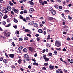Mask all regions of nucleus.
I'll return each mask as SVG.
<instances>
[{
    "label": "nucleus",
    "instance_id": "nucleus-45",
    "mask_svg": "<svg viewBox=\"0 0 73 73\" xmlns=\"http://www.w3.org/2000/svg\"><path fill=\"white\" fill-rule=\"evenodd\" d=\"M14 12L15 13H17L18 11L17 10H16V9H14Z\"/></svg>",
    "mask_w": 73,
    "mask_h": 73
},
{
    "label": "nucleus",
    "instance_id": "nucleus-52",
    "mask_svg": "<svg viewBox=\"0 0 73 73\" xmlns=\"http://www.w3.org/2000/svg\"><path fill=\"white\" fill-rule=\"evenodd\" d=\"M64 72H65V73H66V72H68V70H65V69H64L63 70Z\"/></svg>",
    "mask_w": 73,
    "mask_h": 73
},
{
    "label": "nucleus",
    "instance_id": "nucleus-33",
    "mask_svg": "<svg viewBox=\"0 0 73 73\" xmlns=\"http://www.w3.org/2000/svg\"><path fill=\"white\" fill-rule=\"evenodd\" d=\"M49 19L51 21V20H53V18L51 17H50L49 18Z\"/></svg>",
    "mask_w": 73,
    "mask_h": 73
},
{
    "label": "nucleus",
    "instance_id": "nucleus-30",
    "mask_svg": "<svg viewBox=\"0 0 73 73\" xmlns=\"http://www.w3.org/2000/svg\"><path fill=\"white\" fill-rule=\"evenodd\" d=\"M50 36L49 35H48V37L47 38V40H49L50 39Z\"/></svg>",
    "mask_w": 73,
    "mask_h": 73
},
{
    "label": "nucleus",
    "instance_id": "nucleus-58",
    "mask_svg": "<svg viewBox=\"0 0 73 73\" xmlns=\"http://www.w3.org/2000/svg\"><path fill=\"white\" fill-rule=\"evenodd\" d=\"M12 45H13V46H15V44L14 42H12Z\"/></svg>",
    "mask_w": 73,
    "mask_h": 73
},
{
    "label": "nucleus",
    "instance_id": "nucleus-4",
    "mask_svg": "<svg viewBox=\"0 0 73 73\" xmlns=\"http://www.w3.org/2000/svg\"><path fill=\"white\" fill-rule=\"evenodd\" d=\"M34 11V9L33 8L30 9L29 11L30 13H32Z\"/></svg>",
    "mask_w": 73,
    "mask_h": 73
},
{
    "label": "nucleus",
    "instance_id": "nucleus-61",
    "mask_svg": "<svg viewBox=\"0 0 73 73\" xmlns=\"http://www.w3.org/2000/svg\"><path fill=\"white\" fill-rule=\"evenodd\" d=\"M59 8L60 9H62V6H60L59 7Z\"/></svg>",
    "mask_w": 73,
    "mask_h": 73
},
{
    "label": "nucleus",
    "instance_id": "nucleus-35",
    "mask_svg": "<svg viewBox=\"0 0 73 73\" xmlns=\"http://www.w3.org/2000/svg\"><path fill=\"white\" fill-rule=\"evenodd\" d=\"M52 55V53L51 52L49 53L48 54V56H51Z\"/></svg>",
    "mask_w": 73,
    "mask_h": 73
},
{
    "label": "nucleus",
    "instance_id": "nucleus-29",
    "mask_svg": "<svg viewBox=\"0 0 73 73\" xmlns=\"http://www.w3.org/2000/svg\"><path fill=\"white\" fill-rule=\"evenodd\" d=\"M33 65H36L38 66V63L36 62H34L33 63Z\"/></svg>",
    "mask_w": 73,
    "mask_h": 73
},
{
    "label": "nucleus",
    "instance_id": "nucleus-8",
    "mask_svg": "<svg viewBox=\"0 0 73 73\" xmlns=\"http://www.w3.org/2000/svg\"><path fill=\"white\" fill-rule=\"evenodd\" d=\"M28 24L29 25H32L34 24V22H29L28 23Z\"/></svg>",
    "mask_w": 73,
    "mask_h": 73
},
{
    "label": "nucleus",
    "instance_id": "nucleus-44",
    "mask_svg": "<svg viewBox=\"0 0 73 73\" xmlns=\"http://www.w3.org/2000/svg\"><path fill=\"white\" fill-rule=\"evenodd\" d=\"M10 3V5H13V3H12L11 2V1H10L9 2Z\"/></svg>",
    "mask_w": 73,
    "mask_h": 73
},
{
    "label": "nucleus",
    "instance_id": "nucleus-54",
    "mask_svg": "<svg viewBox=\"0 0 73 73\" xmlns=\"http://www.w3.org/2000/svg\"><path fill=\"white\" fill-rule=\"evenodd\" d=\"M32 60L33 61H34V62H36V60L33 58H32Z\"/></svg>",
    "mask_w": 73,
    "mask_h": 73
},
{
    "label": "nucleus",
    "instance_id": "nucleus-11",
    "mask_svg": "<svg viewBox=\"0 0 73 73\" xmlns=\"http://www.w3.org/2000/svg\"><path fill=\"white\" fill-rule=\"evenodd\" d=\"M8 18V15H5L3 17V19H6Z\"/></svg>",
    "mask_w": 73,
    "mask_h": 73
},
{
    "label": "nucleus",
    "instance_id": "nucleus-38",
    "mask_svg": "<svg viewBox=\"0 0 73 73\" xmlns=\"http://www.w3.org/2000/svg\"><path fill=\"white\" fill-rule=\"evenodd\" d=\"M19 41H23V38H20L19 39Z\"/></svg>",
    "mask_w": 73,
    "mask_h": 73
},
{
    "label": "nucleus",
    "instance_id": "nucleus-22",
    "mask_svg": "<svg viewBox=\"0 0 73 73\" xmlns=\"http://www.w3.org/2000/svg\"><path fill=\"white\" fill-rule=\"evenodd\" d=\"M11 25V23H9L8 25H7L6 26H5V27L7 28V27H9Z\"/></svg>",
    "mask_w": 73,
    "mask_h": 73
},
{
    "label": "nucleus",
    "instance_id": "nucleus-5",
    "mask_svg": "<svg viewBox=\"0 0 73 73\" xmlns=\"http://www.w3.org/2000/svg\"><path fill=\"white\" fill-rule=\"evenodd\" d=\"M7 11H11V7L10 6H8L7 7Z\"/></svg>",
    "mask_w": 73,
    "mask_h": 73
},
{
    "label": "nucleus",
    "instance_id": "nucleus-64",
    "mask_svg": "<svg viewBox=\"0 0 73 73\" xmlns=\"http://www.w3.org/2000/svg\"><path fill=\"white\" fill-rule=\"evenodd\" d=\"M3 0H0V3H3Z\"/></svg>",
    "mask_w": 73,
    "mask_h": 73
},
{
    "label": "nucleus",
    "instance_id": "nucleus-13",
    "mask_svg": "<svg viewBox=\"0 0 73 73\" xmlns=\"http://www.w3.org/2000/svg\"><path fill=\"white\" fill-rule=\"evenodd\" d=\"M45 60V61H48L49 60V58H43Z\"/></svg>",
    "mask_w": 73,
    "mask_h": 73
},
{
    "label": "nucleus",
    "instance_id": "nucleus-17",
    "mask_svg": "<svg viewBox=\"0 0 73 73\" xmlns=\"http://www.w3.org/2000/svg\"><path fill=\"white\" fill-rule=\"evenodd\" d=\"M8 33V30H5L4 31V32L3 33L5 36V35H6L7 33Z\"/></svg>",
    "mask_w": 73,
    "mask_h": 73
},
{
    "label": "nucleus",
    "instance_id": "nucleus-12",
    "mask_svg": "<svg viewBox=\"0 0 73 73\" xmlns=\"http://www.w3.org/2000/svg\"><path fill=\"white\" fill-rule=\"evenodd\" d=\"M3 62L5 64H7V62H8V61L7 60V59H4L3 60Z\"/></svg>",
    "mask_w": 73,
    "mask_h": 73
},
{
    "label": "nucleus",
    "instance_id": "nucleus-2",
    "mask_svg": "<svg viewBox=\"0 0 73 73\" xmlns=\"http://www.w3.org/2000/svg\"><path fill=\"white\" fill-rule=\"evenodd\" d=\"M3 12H5L4 13H7L8 12V10H7V7H5L3 8L2 9Z\"/></svg>",
    "mask_w": 73,
    "mask_h": 73
},
{
    "label": "nucleus",
    "instance_id": "nucleus-53",
    "mask_svg": "<svg viewBox=\"0 0 73 73\" xmlns=\"http://www.w3.org/2000/svg\"><path fill=\"white\" fill-rule=\"evenodd\" d=\"M24 13H27V11L25 10L24 11Z\"/></svg>",
    "mask_w": 73,
    "mask_h": 73
},
{
    "label": "nucleus",
    "instance_id": "nucleus-10",
    "mask_svg": "<svg viewBox=\"0 0 73 73\" xmlns=\"http://www.w3.org/2000/svg\"><path fill=\"white\" fill-rule=\"evenodd\" d=\"M49 68L50 69V70H52V69H53L54 68V66H52V65H50L49 66Z\"/></svg>",
    "mask_w": 73,
    "mask_h": 73
},
{
    "label": "nucleus",
    "instance_id": "nucleus-14",
    "mask_svg": "<svg viewBox=\"0 0 73 73\" xmlns=\"http://www.w3.org/2000/svg\"><path fill=\"white\" fill-rule=\"evenodd\" d=\"M51 13H52V15H55L56 14V11L54 10H52L51 11Z\"/></svg>",
    "mask_w": 73,
    "mask_h": 73
},
{
    "label": "nucleus",
    "instance_id": "nucleus-7",
    "mask_svg": "<svg viewBox=\"0 0 73 73\" xmlns=\"http://www.w3.org/2000/svg\"><path fill=\"white\" fill-rule=\"evenodd\" d=\"M57 73H62L63 72L61 70L58 69L56 70Z\"/></svg>",
    "mask_w": 73,
    "mask_h": 73
},
{
    "label": "nucleus",
    "instance_id": "nucleus-9",
    "mask_svg": "<svg viewBox=\"0 0 73 73\" xmlns=\"http://www.w3.org/2000/svg\"><path fill=\"white\" fill-rule=\"evenodd\" d=\"M9 57L11 58H14V57H15V55L12 54H10L9 55Z\"/></svg>",
    "mask_w": 73,
    "mask_h": 73
},
{
    "label": "nucleus",
    "instance_id": "nucleus-15",
    "mask_svg": "<svg viewBox=\"0 0 73 73\" xmlns=\"http://www.w3.org/2000/svg\"><path fill=\"white\" fill-rule=\"evenodd\" d=\"M38 32H39V33H41L43 32V31L41 29H39L38 30Z\"/></svg>",
    "mask_w": 73,
    "mask_h": 73
},
{
    "label": "nucleus",
    "instance_id": "nucleus-21",
    "mask_svg": "<svg viewBox=\"0 0 73 73\" xmlns=\"http://www.w3.org/2000/svg\"><path fill=\"white\" fill-rule=\"evenodd\" d=\"M24 58H27L29 56L28 54H25L24 56Z\"/></svg>",
    "mask_w": 73,
    "mask_h": 73
},
{
    "label": "nucleus",
    "instance_id": "nucleus-25",
    "mask_svg": "<svg viewBox=\"0 0 73 73\" xmlns=\"http://www.w3.org/2000/svg\"><path fill=\"white\" fill-rule=\"evenodd\" d=\"M29 3L31 5H34V3L32 1H30Z\"/></svg>",
    "mask_w": 73,
    "mask_h": 73
},
{
    "label": "nucleus",
    "instance_id": "nucleus-19",
    "mask_svg": "<svg viewBox=\"0 0 73 73\" xmlns=\"http://www.w3.org/2000/svg\"><path fill=\"white\" fill-rule=\"evenodd\" d=\"M26 59V60L27 61H29L30 60H31V59H30V58L29 56H28L27 58Z\"/></svg>",
    "mask_w": 73,
    "mask_h": 73
},
{
    "label": "nucleus",
    "instance_id": "nucleus-40",
    "mask_svg": "<svg viewBox=\"0 0 73 73\" xmlns=\"http://www.w3.org/2000/svg\"><path fill=\"white\" fill-rule=\"evenodd\" d=\"M3 16V14L2 13L0 12V17H2Z\"/></svg>",
    "mask_w": 73,
    "mask_h": 73
},
{
    "label": "nucleus",
    "instance_id": "nucleus-47",
    "mask_svg": "<svg viewBox=\"0 0 73 73\" xmlns=\"http://www.w3.org/2000/svg\"><path fill=\"white\" fill-rule=\"evenodd\" d=\"M46 69L45 67H43L42 68V70H46Z\"/></svg>",
    "mask_w": 73,
    "mask_h": 73
},
{
    "label": "nucleus",
    "instance_id": "nucleus-16",
    "mask_svg": "<svg viewBox=\"0 0 73 73\" xmlns=\"http://www.w3.org/2000/svg\"><path fill=\"white\" fill-rule=\"evenodd\" d=\"M34 26L35 28H37V27H38V24L37 23H34Z\"/></svg>",
    "mask_w": 73,
    "mask_h": 73
},
{
    "label": "nucleus",
    "instance_id": "nucleus-3",
    "mask_svg": "<svg viewBox=\"0 0 73 73\" xmlns=\"http://www.w3.org/2000/svg\"><path fill=\"white\" fill-rule=\"evenodd\" d=\"M29 50L32 52L34 50H35V48H33V47H29Z\"/></svg>",
    "mask_w": 73,
    "mask_h": 73
},
{
    "label": "nucleus",
    "instance_id": "nucleus-49",
    "mask_svg": "<svg viewBox=\"0 0 73 73\" xmlns=\"http://www.w3.org/2000/svg\"><path fill=\"white\" fill-rule=\"evenodd\" d=\"M14 28H15V29H17V25H15V26H13Z\"/></svg>",
    "mask_w": 73,
    "mask_h": 73
},
{
    "label": "nucleus",
    "instance_id": "nucleus-24",
    "mask_svg": "<svg viewBox=\"0 0 73 73\" xmlns=\"http://www.w3.org/2000/svg\"><path fill=\"white\" fill-rule=\"evenodd\" d=\"M61 15L62 16V17L63 18V19H64L65 20H66V18L65 17V16H64V15L63 13H62L61 14Z\"/></svg>",
    "mask_w": 73,
    "mask_h": 73
},
{
    "label": "nucleus",
    "instance_id": "nucleus-34",
    "mask_svg": "<svg viewBox=\"0 0 73 73\" xmlns=\"http://www.w3.org/2000/svg\"><path fill=\"white\" fill-rule=\"evenodd\" d=\"M15 68V66L14 65H12V66H11V68L12 69Z\"/></svg>",
    "mask_w": 73,
    "mask_h": 73
},
{
    "label": "nucleus",
    "instance_id": "nucleus-59",
    "mask_svg": "<svg viewBox=\"0 0 73 73\" xmlns=\"http://www.w3.org/2000/svg\"><path fill=\"white\" fill-rule=\"evenodd\" d=\"M44 2L45 4H47V1H44Z\"/></svg>",
    "mask_w": 73,
    "mask_h": 73
},
{
    "label": "nucleus",
    "instance_id": "nucleus-36",
    "mask_svg": "<svg viewBox=\"0 0 73 73\" xmlns=\"http://www.w3.org/2000/svg\"><path fill=\"white\" fill-rule=\"evenodd\" d=\"M44 65L46 66H47L48 65V64L47 63H44Z\"/></svg>",
    "mask_w": 73,
    "mask_h": 73
},
{
    "label": "nucleus",
    "instance_id": "nucleus-39",
    "mask_svg": "<svg viewBox=\"0 0 73 73\" xmlns=\"http://www.w3.org/2000/svg\"><path fill=\"white\" fill-rule=\"evenodd\" d=\"M68 19H69V20H72V17H71L70 16V15H68Z\"/></svg>",
    "mask_w": 73,
    "mask_h": 73
},
{
    "label": "nucleus",
    "instance_id": "nucleus-32",
    "mask_svg": "<svg viewBox=\"0 0 73 73\" xmlns=\"http://www.w3.org/2000/svg\"><path fill=\"white\" fill-rule=\"evenodd\" d=\"M7 23H9V22H10V20L9 18H8L7 19Z\"/></svg>",
    "mask_w": 73,
    "mask_h": 73
},
{
    "label": "nucleus",
    "instance_id": "nucleus-55",
    "mask_svg": "<svg viewBox=\"0 0 73 73\" xmlns=\"http://www.w3.org/2000/svg\"><path fill=\"white\" fill-rule=\"evenodd\" d=\"M34 41V40L32 39L30 40V42H33Z\"/></svg>",
    "mask_w": 73,
    "mask_h": 73
},
{
    "label": "nucleus",
    "instance_id": "nucleus-42",
    "mask_svg": "<svg viewBox=\"0 0 73 73\" xmlns=\"http://www.w3.org/2000/svg\"><path fill=\"white\" fill-rule=\"evenodd\" d=\"M2 24L3 25H5V24H6V22L5 21H3L2 23Z\"/></svg>",
    "mask_w": 73,
    "mask_h": 73
},
{
    "label": "nucleus",
    "instance_id": "nucleus-20",
    "mask_svg": "<svg viewBox=\"0 0 73 73\" xmlns=\"http://www.w3.org/2000/svg\"><path fill=\"white\" fill-rule=\"evenodd\" d=\"M23 51L25 52H27L28 51V50L26 48H25L23 50Z\"/></svg>",
    "mask_w": 73,
    "mask_h": 73
},
{
    "label": "nucleus",
    "instance_id": "nucleus-28",
    "mask_svg": "<svg viewBox=\"0 0 73 73\" xmlns=\"http://www.w3.org/2000/svg\"><path fill=\"white\" fill-rule=\"evenodd\" d=\"M24 38L25 40H27L28 39V37L25 36Z\"/></svg>",
    "mask_w": 73,
    "mask_h": 73
},
{
    "label": "nucleus",
    "instance_id": "nucleus-26",
    "mask_svg": "<svg viewBox=\"0 0 73 73\" xmlns=\"http://www.w3.org/2000/svg\"><path fill=\"white\" fill-rule=\"evenodd\" d=\"M54 7L55 8H56V9H58L59 6L58 5H55L54 6Z\"/></svg>",
    "mask_w": 73,
    "mask_h": 73
},
{
    "label": "nucleus",
    "instance_id": "nucleus-37",
    "mask_svg": "<svg viewBox=\"0 0 73 73\" xmlns=\"http://www.w3.org/2000/svg\"><path fill=\"white\" fill-rule=\"evenodd\" d=\"M26 19L28 21L29 20H30V18L29 17H27L26 18Z\"/></svg>",
    "mask_w": 73,
    "mask_h": 73
},
{
    "label": "nucleus",
    "instance_id": "nucleus-46",
    "mask_svg": "<svg viewBox=\"0 0 73 73\" xmlns=\"http://www.w3.org/2000/svg\"><path fill=\"white\" fill-rule=\"evenodd\" d=\"M20 19H23V17L20 15Z\"/></svg>",
    "mask_w": 73,
    "mask_h": 73
},
{
    "label": "nucleus",
    "instance_id": "nucleus-31",
    "mask_svg": "<svg viewBox=\"0 0 73 73\" xmlns=\"http://www.w3.org/2000/svg\"><path fill=\"white\" fill-rule=\"evenodd\" d=\"M14 21L15 23H18V21H17V20L16 19H14Z\"/></svg>",
    "mask_w": 73,
    "mask_h": 73
},
{
    "label": "nucleus",
    "instance_id": "nucleus-1",
    "mask_svg": "<svg viewBox=\"0 0 73 73\" xmlns=\"http://www.w3.org/2000/svg\"><path fill=\"white\" fill-rule=\"evenodd\" d=\"M55 45L56 46L58 47H60L61 46V44L59 42V41L56 40L55 42Z\"/></svg>",
    "mask_w": 73,
    "mask_h": 73
},
{
    "label": "nucleus",
    "instance_id": "nucleus-18",
    "mask_svg": "<svg viewBox=\"0 0 73 73\" xmlns=\"http://www.w3.org/2000/svg\"><path fill=\"white\" fill-rule=\"evenodd\" d=\"M21 61H22L21 59L19 60L18 62V64H21Z\"/></svg>",
    "mask_w": 73,
    "mask_h": 73
},
{
    "label": "nucleus",
    "instance_id": "nucleus-63",
    "mask_svg": "<svg viewBox=\"0 0 73 73\" xmlns=\"http://www.w3.org/2000/svg\"><path fill=\"white\" fill-rule=\"evenodd\" d=\"M45 52V49H44L43 50V52H42V53H44Z\"/></svg>",
    "mask_w": 73,
    "mask_h": 73
},
{
    "label": "nucleus",
    "instance_id": "nucleus-43",
    "mask_svg": "<svg viewBox=\"0 0 73 73\" xmlns=\"http://www.w3.org/2000/svg\"><path fill=\"white\" fill-rule=\"evenodd\" d=\"M65 12H67V13H68V12H69V11L68 10H65L64 11Z\"/></svg>",
    "mask_w": 73,
    "mask_h": 73
},
{
    "label": "nucleus",
    "instance_id": "nucleus-23",
    "mask_svg": "<svg viewBox=\"0 0 73 73\" xmlns=\"http://www.w3.org/2000/svg\"><path fill=\"white\" fill-rule=\"evenodd\" d=\"M23 47L22 46H20L18 48V50H21L23 49Z\"/></svg>",
    "mask_w": 73,
    "mask_h": 73
},
{
    "label": "nucleus",
    "instance_id": "nucleus-41",
    "mask_svg": "<svg viewBox=\"0 0 73 73\" xmlns=\"http://www.w3.org/2000/svg\"><path fill=\"white\" fill-rule=\"evenodd\" d=\"M25 31L26 32H28L29 31V30L28 29H25Z\"/></svg>",
    "mask_w": 73,
    "mask_h": 73
},
{
    "label": "nucleus",
    "instance_id": "nucleus-57",
    "mask_svg": "<svg viewBox=\"0 0 73 73\" xmlns=\"http://www.w3.org/2000/svg\"><path fill=\"white\" fill-rule=\"evenodd\" d=\"M36 39H37V41H40V38H39L38 37H37L36 38Z\"/></svg>",
    "mask_w": 73,
    "mask_h": 73
},
{
    "label": "nucleus",
    "instance_id": "nucleus-6",
    "mask_svg": "<svg viewBox=\"0 0 73 73\" xmlns=\"http://www.w3.org/2000/svg\"><path fill=\"white\" fill-rule=\"evenodd\" d=\"M10 35H11V33H8V32L5 35V36H6L7 37H8V36H10Z\"/></svg>",
    "mask_w": 73,
    "mask_h": 73
},
{
    "label": "nucleus",
    "instance_id": "nucleus-60",
    "mask_svg": "<svg viewBox=\"0 0 73 73\" xmlns=\"http://www.w3.org/2000/svg\"><path fill=\"white\" fill-rule=\"evenodd\" d=\"M56 50H61V48H56Z\"/></svg>",
    "mask_w": 73,
    "mask_h": 73
},
{
    "label": "nucleus",
    "instance_id": "nucleus-27",
    "mask_svg": "<svg viewBox=\"0 0 73 73\" xmlns=\"http://www.w3.org/2000/svg\"><path fill=\"white\" fill-rule=\"evenodd\" d=\"M21 1H20V3H23V2L24 3V2H25L26 0H21Z\"/></svg>",
    "mask_w": 73,
    "mask_h": 73
},
{
    "label": "nucleus",
    "instance_id": "nucleus-50",
    "mask_svg": "<svg viewBox=\"0 0 73 73\" xmlns=\"http://www.w3.org/2000/svg\"><path fill=\"white\" fill-rule=\"evenodd\" d=\"M43 35H46V32L45 31H44V32H43Z\"/></svg>",
    "mask_w": 73,
    "mask_h": 73
},
{
    "label": "nucleus",
    "instance_id": "nucleus-51",
    "mask_svg": "<svg viewBox=\"0 0 73 73\" xmlns=\"http://www.w3.org/2000/svg\"><path fill=\"white\" fill-rule=\"evenodd\" d=\"M49 11H52L53 10V8H50L49 9H48Z\"/></svg>",
    "mask_w": 73,
    "mask_h": 73
},
{
    "label": "nucleus",
    "instance_id": "nucleus-48",
    "mask_svg": "<svg viewBox=\"0 0 73 73\" xmlns=\"http://www.w3.org/2000/svg\"><path fill=\"white\" fill-rule=\"evenodd\" d=\"M62 3L63 4V5H66V2H65V1H64V2H63Z\"/></svg>",
    "mask_w": 73,
    "mask_h": 73
},
{
    "label": "nucleus",
    "instance_id": "nucleus-56",
    "mask_svg": "<svg viewBox=\"0 0 73 73\" xmlns=\"http://www.w3.org/2000/svg\"><path fill=\"white\" fill-rule=\"evenodd\" d=\"M36 37H38L39 36V35L38 34H36L35 35Z\"/></svg>",
    "mask_w": 73,
    "mask_h": 73
},
{
    "label": "nucleus",
    "instance_id": "nucleus-62",
    "mask_svg": "<svg viewBox=\"0 0 73 73\" xmlns=\"http://www.w3.org/2000/svg\"><path fill=\"white\" fill-rule=\"evenodd\" d=\"M3 58L2 57H1L0 58V60L3 61Z\"/></svg>",
    "mask_w": 73,
    "mask_h": 73
}]
</instances>
